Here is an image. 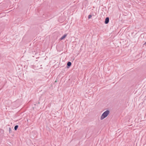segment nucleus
Segmentation results:
<instances>
[{
    "label": "nucleus",
    "mask_w": 146,
    "mask_h": 146,
    "mask_svg": "<svg viewBox=\"0 0 146 146\" xmlns=\"http://www.w3.org/2000/svg\"><path fill=\"white\" fill-rule=\"evenodd\" d=\"M110 113V111L107 110L104 111L100 117L101 120H102L106 117Z\"/></svg>",
    "instance_id": "nucleus-1"
},
{
    "label": "nucleus",
    "mask_w": 146,
    "mask_h": 146,
    "mask_svg": "<svg viewBox=\"0 0 146 146\" xmlns=\"http://www.w3.org/2000/svg\"><path fill=\"white\" fill-rule=\"evenodd\" d=\"M109 21V17H107L106 18L104 21V23L105 24H107L108 23Z\"/></svg>",
    "instance_id": "nucleus-2"
},
{
    "label": "nucleus",
    "mask_w": 146,
    "mask_h": 146,
    "mask_svg": "<svg viewBox=\"0 0 146 146\" xmlns=\"http://www.w3.org/2000/svg\"><path fill=\"white\" fill-rule=\"evenodd\" d=\"M72 65V63L70 62H68L67 63V68H69Z\"/></svg>",
    "instance_id": "nucleus-3"
},
{
    "label": "nucleus",
    "mask_w": 146,
    "mask_h": 146,
    "mask_svg": "<svg viewBox=\"0 0 146 146\" xmlns=\"http://www.w3.org/2000/svg\"><path fill=\"white\" fill-rule=\"evenodd\" d=\"M67 36V34H64V35H63L62 37H61V38H60V39L61 40H62L64 39V38H65V37Z\"/></svg>",
    "instance_id": "nucleus-4"
},
{
    "label": "nucleus",
    "mask_w": 146,
    "mask_h": 146,
    "mask_svg": "<svg viewBox=\"0 0 146 146\" xmlns=\"http://www.w3.org/2000/svg\"><path fill=\"white\" fill-rule=\"evenodd\" d=\"M19 126L18 125H16L15 126L14 129L16 131L17 129L18 128Z\"/></svg>",
    "instance_id": "nucleus-5"
},
{
    "label": "nucleus",
    "mask_w": 146,
    "mask_h": 146,
    "mask_svg": "<svg viewBox=\"0 0 146 146\" xmlns=\"http://www.w3.org/2000/svg\"><path fill=\"white\" fill-rule=\"evenodd\" d=\"M9 131L10 133H11L12 132V130H11V128L10 127L9 128Z\"/></svg>",
    "instance_id": "nucleus-6"
},
{
    "label": "nucleus",
    "mask_w": 146,
    "mask_h": 146,
    "mask_svg": "<svg viewBox=\"0 0 146 146\" xmlns=\"http://www.w3.org/2000/svg\"><path fill=\"white\" fill-rule=\"evenodd\" d=\"M92 17V15H88V19H90L91 18V17Z\"/></svg>",
    "instance_id": "nucleus-7"
},
{
    "label": "nucleus",
    "mask_w": 146,
    "mask_h": 146,
    "mask_svg": "<svg viewBox=\"0 0 146 146\" xmlns=\"http://www.w3.org/2000/svg\"><path fill=\"white\" fill-rule=\"evenodd\" d=\"M144 45H145V46H146V42H145L144 44Z\"/></svg>",
    "instance_id": "nucleus-8"
}]
</instances>
